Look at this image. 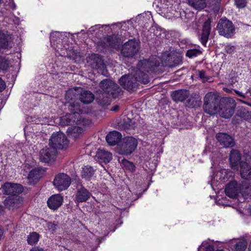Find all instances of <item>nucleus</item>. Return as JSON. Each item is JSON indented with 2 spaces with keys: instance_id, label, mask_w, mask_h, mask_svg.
Segmentation results:
<instances>
[{
  "instance_id": "13d9d810",
  "label": "nucleus",
  "mask_w": 251,
  "mask_h": 251,
  "mask_svg": "<svg viewBox=\"0 0 251 251\" xmlns=\"http://www.w3.org/2000/svg\"><path fill=\"white\" fill-rule=\"evenodd\" d=\"M223 204L224 205H226V206H231L233 208H234V204L223 203Z\"/></svg>"
},
{
  "instance_id": "f8f14e48",
  "label": "nucleus",
  "mask_w": 251,
  "mask_h": 251,
  "mask_svg": "<svg viewBox=\"0 0 251 251\" xmlns=\"http://www.w3.org/2000/svg\"><path fill=\"white\" fill-rule=\"evenodd\" d=\"M139 45L135 40H129L123 46L122 53L126 57H132L138 50Z\"/></svg>"
},
{
  "instance_id": "c03bdc74",
  "label": "nucleus",
  "mask_w": 251,
  "mask_h": 251,
  "mask_svg": "<svg viewBox=\"0 0 251 251\" xmlns=\"http://www.w3.org/2000/svg\"><path fill=\"white\" fill-rule=\"evenodd\" d=\"M247 3V0H236V7L239 8H244Z\"/></svg>"
},
{
  "instance_id": "c756f323",
  "label": "nucleus",
  "mask_w": 251,
  "mask_h": 251,
  "mask_svg": "<svg viewBox=\"0 0 251 251\" xmlns=\"http://www.w3.org/2000/svg\"><path fill=\"white\" fill-rule=\"evenodd\" d=\"M94 169L91 166L87 165L82 168L81 176L82 178L89 180L94 175Z\"/></svg>"
},
{
  "instance_id": "e2e57ef3",
  "label": "nucleus",
  "mask_w": 251,
  "mask_h": 251,
  "mask_svg": "<svg viewBox=\"0 0 251 251\" xmlns=\"http://www.w3.org/2000/svg\"><path fill=\"white\" fill-rule=\"evenodd\" d=\"M249 91V92L250 93V94L251 95V87L250 88Z\"/></svg>"
},
{
  "instance_id": "8fccbe9b",
  "label": "nucleus",
  "mask_w": 251,
  "mask_h": 251,
  "mask_svg": "<svg viewBox=\"0 0 251 251\" xmlns=\"http://www.w3.org/2000/svg\"><path fill=\"white\" fill-rule=\"evenodd\" d=\"M247 194L245 191L243 192V196H251V186H248L246 188Z\"/></svg>"
},
{
  "instance_id": "09e8293b",
  "label": "nucleus",
  "mask_w": 251,
  "mask_h": 251,
  "mask_svg": "<svg viewBox=\"0 0 251 251\" xmlns=\"http://www.w3.org/2000/svg\"><path fill=\"white\" fill-rule=\"evenodd\" d=\"M9 4L6 5V6H8V8L14 10L16 8V4L14 2V0H9Z\"/></svg>"
},
{
  "instance_id": "aec40b11",
  "label": "nucleus",
  "mask_w": 251,
  "mask_h": 251,
  "mask_svg": "<svg viewBox=\"0 0 251 251\" xmlns=\"http://www.w3.org/2000/svg\"><path fill=\"white\" fill-rule=\"evenodd\" d=\"M91 193L84 187H81L78 189L75 197V201L76 202H83L86 201L90 197Z\"/></svg>"
},
{
  "instance_id": "6ab92c4d",
  "label": "nucleus",
  "mask_w": 251,
  "mask_h": 251,
  "mask_svg": "<svg viewBox=\"0 0 251 251\" xmlns=\"http://www.w3.org/2000/svg\"><path fill=\"white\" fill-rule=\"evenodd\" d=\"M67 32H60L58 31H55L51 32L50 36V41L52 46L56 49L57 46L55 47L56 44H59L62 42L64 39L67 36Z\"/></svg>"
},
{
  "instance_id": "6e6552de",
  "label": "nucleus",
  "mask_w": 251,
  "mask_h": 251,
  "mask_svg": "<svg viewBox=\"0 0 251 251\" xmlns=\"http://www.w3.org/2000/svg\"><path fill=\"white\" fill-rule=\"evenodd\" d=\"M217 29L220 35L230 38L233 35L234 27L231 21L226 18H223L218 24Z\"/></svg>"
},
{
  "instance_id": "20e7f679",
  "label": "nucleus",
  "mask_w": 251,
  "mask_h": 251,
  "mask_svg": "<svg viewBox=\"0 0 251 251\" xmlns=\"http://www.w3.org/2000/svg\"><path fill=\"white\" fill-rule=\"evenodd\" d=\"M219 105V100L217 95L213 92H209L205 95L203 109L206 113L211 115L218 113Z\"/></svg>"
},
{
  "instance_id": "ea45409f",
  "label": "nucleus",
  "mask_w": 251,
  "mask_h": 251,
  "mask_svg": "<svg viewBox=\"0 0 251 251\" xmlns=\"http://www.w3.org/2000/svg\"><path fill=\"white\" fill-rule=\"evenodd\" d=\"M9 66L8 61L4 58L0 56V70L5 71Z\"/></svg>"
},
{
  "instance_id": "680f3d73",
  "label": "nucleus",
  "mask_w": 251,
  "mask_h": 251,
  "mask_svg": "<svg viewBox=\"0 0 251 251\" xmlns=\"http://www.w3.org/2000/svg\"><path fill=\"white\" fill-rule=\"evenodd\" d=\"M109 103V100H107L106 102H105L104 103V104H108Z\"/></svg>"
},
{
  "instance_id": "c9c22d12",
  "label": "nucleus",
  "mask_w": 251,
  "mask_h": 251,
  "mask_svg": "<svg viewBox=\"0 0 251 251\" xmlns=\"http://www.w3.org/2000/svg\"><path fill=\"white\" fill-rule=\"evenodd\" d=\"M247 247V242L245 239H236V251H245Z\"/></svg>"
},
{
  "instance_id": "58836bf2",
  "label": "nucleus",
  "mask_w": 251,
  "mask_h": 251,
  "mask_svg": "<svg viewBox=\"0 0 251 251\" xmlns=\"http://www.w3.org/2000/svg\"><path fill=\"white\" fill-rule=\"evenodd\" d=\"M198 96L196 94H193L191 95H189L188 98L187 99L186 103L189 107H194L195 106V102H196V97Z\"/></svg>"
},
{
  "instance_id": "9b49d317",
  "label": "nucleus",
  "mask_w": 251,
  "mask_h": 251,
  "mask_svg": "<svg viewBox=\"0 0 251 251\" xmlns=\"http://www.w3.org/2000/svg\"><path fill=\"white\" fill-rule=\"evenodd\" d=\"M71 183V178L67 175L61 173L57 175L54 179L53 185L59 191L67 189Z\"/></svg>"
},
{
  "instance_id": "a211bd4d",
  "label": "nucleus",
  "mask_w": 251,
  "mask_h": 251,
  "mask_svg": "<svg viewBox=\"0 0 251 251\" xmlns=\"http://www.w3.org/2000/svg\"><path fill=\"white\" fill-rule=\"evenodd\" d=\"M63 201V197L60 194L53 195L50 197L47 201L48 207L55 210L61 206Z\"/></svg>"
},
{
  "instance_id": "37998d69",
  "label": "nucleus",
  "mask_w": 251,
  "mask_h": 251,
  "mask_svg": "<svg viewBox=\"0 0 251 251\" xmlns=\"http://www.w3.org/2000/svg\"><path fill=\"white\" fill-rule=\"evenodd\" d=\"M198 75L200 78L204 82L207 81L210 79V77L206 75L205 72L202 70L199 71Z\"/></svg>"
},
{
  "instance_id": "338daca9",
  "label": "nucleus",
  "mask_w": 251,
  "mask_h": 251,
  "mask_svg": "<svg viewBox=\"0 0 251 251\" xmlns=\"http://www.w3.org/2000/svg\"><path fill=\"white\" fill-rule=\"evenodd\" d=\"M236 199H238V195L237 194H236Z\"/></svg>"
},
{
  "instance_id": "0e129e2a",
  "label": "nucleus",
  "mask_w": 251,
  "mask_h": 251,
  "mask_svg": "<svg viewBox=\"0 0 251 251\" xmlns=\"http://www.w3.org/2000/svg\"><path fill=\"white\" fill-rule=\"evenodd\" d=\"M238 100L241 101V102H242L243 103H245V102L244 101L241 100H240L239 99H238Z\"/></svg>"
},
{
  "instance_id": "864d4df0",
  "label": "nucleus",
  "mask_w": 251,
  "mask_h": 251,
  "mask_svg": "<svg viewBox=\"0 0 251 251\" xmlns=\"http://www.w3.org/2000/svg\"><path fill=\"white\" fill-rule=\"evenodd\" d=\"M30 251H43V249L38 247H34L30 250Z\"/></svg>"
},
{
  "instance_id": "2f4dec72",
  "label": "nucleus",
  "mask_w": 251,
  "mask_h": 251,
  "mask_svg": "<svg viewBox=\"0 0 251 251\" xmlns=\"http://www.w3.org/2000/svg\"><path fill=\"white\" fill-rule=\"evenodd\" d=\"M251 114L245 108L238 107L236 109V118L238 117L241 119L247 120L249 118ZM238 120V119L236 118V121Z\"/></svg>"
},
{
  "instance_id": "dca6fc26",
  "label": "nucleus",
  "mask_w": 251,
  "mask_h": 251,
  "mask_svg": "<svg viewBox=\"0 0 251 251\" xmlns=\"http://www.w3.org/2000/svg\"><path fill=\"white\" fill-rule=\"evenodd\" d=\"M211 19L208 18L202 25V32L200 35V40L204 46H206L211 31Z\"/></svg>"
},
{
  "instance_id": "de8ad7c7",
  "label": "nucleus",
  "mask_w": 251,
  "mask_h": 251,
  "mask_svg": "<svg viewBox=\"0 0 251 251\" xmlns=\"http://www.w3.org/2000/svg\"><path fill=\"white\" fill-rule=\"evenodd\" d=\"M104 26H107L108 25H96L95 26H92L90 28L89 31L90 32H94V31H95V30L96 29H97L98 28H100V27H102Z\"/></svg>"
},
{
  "instance_id": "393cba45",
  "label": "nucleus",
  "mask_w": 251,
  "mask_h": 251,
  "mask_svg": "<svg viewBox=\"0 0 251 251\" xmlns=\"http://www.w3.org/2000/svg\"><path fill=\"white\" fill-rule=\"evenodd\" d=\"M11 37L0 30V49L12 48Z\"/></svg>"
},
{
  "instance_id": "2eb2a0df",
  "label": "nucleus",
  "mask_w": 251,
  "mask_h": 251,
  "mask_svg": "<svg viewBox=\"0 0 251 251\" xmlns=\"http://www.w3.org/2000/svg\"><path fill=\"white\" fill-rule=\"evenodd\" d=\"M216 138L220 145L224 147H231L234 144L233 138L226 133H218L216 134Z\"/></svg>"
},
{
  "instance_id": "4468645a",
  "label": "nucleus",
  "mask_w": 251,
  "mask_h": 251,
  "mask_svg": "<svg viewBox=\"0 0 251 251\" xmlns=\"http://www.w3.org/2000/svg\"><path fill=\"white\" fill-rule=\"evenodd\" d=\"M23 191L22 185L11 182L5 183L1 187V191L4 194L15 195L21 193Z\"/></svg>"
},
{
  "instance_id": "b1692460",
  "label": "nucleus",
  "mask_w": 251,
  "mask_h": 251,
  "mask_svg": "<svg viewBox=\"0 0 251 251\" xmlns=\"http://www.w3.org/2000/svg\"><path fill=\"white\" fill-rule=\"evenodd\" d=\"M11 37L0 30V49L12 48Z\"/></svg>"
},
{
  "instance_id": "7c9ffc66",
  "label": "nucleus",
  "mask_w": 251,
  "mask_h": 251,
  "mask_svg": "<svg viewBox=\"0 0 251 251\" xmlns=\"http://www.w3.org/2000/svg\"><path fill=\"white\" fill-rule=\"evenodd\" d=\"M189 5L198 10L203 9L206 6L205 0H188Z\"/></svg>"
},
{
  "instance_id": "5701e85b",
  "label": "nucleus",
  "mask_w": 251,
  "mask_h": 251,
  "mask_svg": "<svg viewBox=\"0 0 251 251\" xmlns=\"http://www.w3.org/2000/svg\"><path fill=\"white\" fill-rule=\"evenodd\" d=\"M240 175L242 178L246 179H251V166L246 162H240Z\"/></svg>"
},
{
  "instance_id": "7ed1b4c3",
  "label": "nucleus",
  "mask_w": 251,
  "mask_h": 251,
  "mask_svg": "<svg viewBox=\"0 0 251 251\" xmlns=\"http://www.w3.org/2000/svg\"><path fill=\"white\" fill-rule=\"evenodd\" d=\"M137 140L127 136L122 139L117 146V151L120 154L128 155L133 153L138 145Z\"/></svg>"
},
{
  "instance_id": "bf43d9fd",
  "label": "nucleus",
  "mask_w": 251,
  "mask_h": 251,
  "mask_svg": "<svg viewBox=\"0 0 251 251\" xmlns=\"http://www.w3.org/2000/svg\"><path fill=\"white\" fill-rule=\"evenodd\" d=\"M14 22L16 24L18 25L19 23V20L18 18H16L15 20L14 21Z\"/></svg>"
},
{
  "instance_id": "f3484780",
  "label": "nucleus",
  "mask_w": 251,
  "mask_h": 251,
  "mask_svg": "<svg viewBox=\"0 0 251 251\" xmlns=\"http://www.w3.org/2000/svg\"><path fill=\"white\" fill-rule=\"evenodd\" d=\"M22 202V198L15 195L6 198L4 201V205L8 209H13L20 206Z\"/></svg>"
},
{
  "instance_id": "a19ab883",
  "label": "nucleus",
  "mask_w": 251,
  "mask_h": 251,
  "mask_svg": "<svg viewBox=\"0 0 251 251\" xmlns=\"http://www.w3.org/2000/svg\"><path fill=\"white\" fill-rule=\"evenodd\" d=\"M229 162L231 167L234 169L235 167V151L234 150H232L230 151L229 155Z\"/></svg>"
},
{
  "instance_id": "052dcab7",
  "label": "nucleus",
  "mask_w": 251,
  "mask_h": 251,
  "mask_svg": "<svg viewBox=\"0 0 251 251\" xmlns=\"http://www.w3.org/2000/svg\"><path fill=\"white\" fill-rule=\"evenodd\" d=\"M249 251H251V243L249 245Z\"/></svg>"
},
{
  "instance_id": "79ce46f5",
  "label": "nucleus",
  "mask_w": 251,
  "mask_h": 251,
  "mask_svg": "<svg viewBox=\"0 0 251 251\" xmlns=\"http://www.w3.org/2000/svg\"><path fill=\"white\" fill-rule=\"evenodd\" d=\"M201 247L203 248L205 251H214L213 246L206 241L202 243Z\"/></svg>"
},
{
  "instance_id": "49530a36",
  "label": "nucleus",
  "mask_w": 251,
  "mask_h": 251,
  "mask_svg": "<svg viewBox=\"0 0 251 251\" xmlns=\"http://www.w3.org/2000/svg\"><path fill=\"white\" fill-rule=\"evenodd\" d=\"M232 83L228 84L226 87H224L223 90L227 93H232V92H235V90L233 88Z\"/></svg>"
},
{
  "instance_id": "c85d7f7f",
  "label": "nucleus",
  "mask_w": 251,
  "mask_h": 251,
  "mask_svg": "<svg viewBox=\"0 0 251 251\" xmlns=\"http://www.w3.org/2000/svg\"><path fill=\"white\" fill-rule=\"evenodd\" d=\"M42 175L41 169L35 168L30 172L28 178L30 183H35L42 176Z\"/></svg>"
},
{
  "instance_id": "6e6d98bb",
  "label": "nucleus",
  "mask_w": 251,
  "mask_h": 251,
  "mask_svg": "<svg viewBox=\"0 0 251 251\" xmlns=\"http://www.w3.org/2000/svg\"><path fill=\"white\" fill-rule=\"evenodd\" d=\"M119 108V105H115V106H114L112 108V110L113 111H117Z\"/></svg>"
},
{
  "instance_id": "69168bd1",
  "label": "nucleus",
  "mask_w": 251,
  "mask_h": 251,
  "mask_svg": "<svg viewBox=\"0 0 251 251\" xmlns=\"http://www.w3.org/2000/svg\"><path fill=\"white\" fill-rule=\"evenodd\" d=\"M150 16H151V17H152V16H151V12H148Z\"/></svg>"
},
{
  "instance_id": "f257e3e1",
  "label": "nucleus",
  "mask_w": 251,
  "mask_h": 251,
  "mask_svg": "<svg viewBox=\"0 0 251 251\" xmlns=\"http://www.w3.org/2000/svg\"><path fill=\"white\" fill-rule=\"evenodd\" d=\"M159 57H151L149 60L140 61L138 64V70L135 72V75H128L122 76L119 79L120 84L128 91H134L138 86V83L147 84L149 82L148 75L144 71L149 72L153 68L159 65Z\"/></svg>"
},
{
  "instance_id": "1a4fd4ad",
  "label": "nucleus",
  "mask_w": 251,
  "mask_h": 251,
  "mask_svg": "<svg viewBox=\"0 0 251 251\" xmlns=\"http://www.w3.org/2000/svg\"><path fill=\"white\" fill-rule=\"evenodd\" d=\"M231 176L232 173L225 169L217 172L211 178L210 181L211 187L213 190H215L214 187L219 186L220 184L228 180Z\"/></svg>"
},
{
  "instance_id": "4d7b16f0",
  "label": "nucleus",
  "mask_w": 251,
  "mask_h": 251,
  "mask_svg": "<svg viewBox=\"0 0 251 251\" xmlns=\"http://www.w3.org/2000/svg\"><path fill=\"white\" fill-rule=\"evenodd\" d=\"M236 160L237 159H240V154L238 151L236 150Z\"/></svg>"
},
{
  "instance_id": "4c0bfd02",
  "label": "nucleus",
  "mask_w": 251,
  "mask_h": 251,
  "mask_svg": "<svg viewBox=\"0 0 251 251\" xmlns=\"http://www.w3.org/2000/svg\"><path fill=\"white\" fill-rule=\"evenodd\" d=\"M122 165L126 169L130 172H133L135 170V166L133 163L127 160H123Z\"/></svg>"
},
{
  "instance_id": "473e14b6",
  "label": "nucleus",
  "mask_w": 251,
  "mask_h": 251,
  "mask_svg": "<svg viewBox=\"0 0 251 251\" xmlns=\"http://www.w3.org/2000/svg\"><path fill=\"white\" fill-rule=\"evenodd\" d=\"M67 132L70 136L74 139H76L82 133L83 129L78 126L70 127L68 128Z\"/></svg>"
},
{
  "instance_id": "9d476101",
  "label": "nucleus",
  "mask_w": 251,
  "mask_h": 251,
  "mask_svg": "<svg viewBox=\"0 0 251 251\" xmlns=\"http://www.w3.org/2000/svg\"><path fill=\"white\" fill-rule=\"evenodd\" d=\"M100 87L109 97H116L119 93L120 88L114 81L109 79L101 81L100 84Z\"/></svg>"
},
{
  "instance_id": "72a5a7b5",
  "label": "nucleus",
  "mask_w": 251,
  "mask_h": 251,
  "mask_svg": "<svg viewBox=\"0 0 251 251\" xmlns=\"http://www.w3.org/2000/svg\"><path fill=\"white\" fill-rule=\"evenodd\" d=\"M90 60L93 61L90 64L92 67L96 68L99 67V65H100L102 61L101 58H100L99 55L96 54H92L89 56L88 61L89 62Z\"/></svg>"
},
{
  "instance_id": "603ef678",
  "label": "nucleus",
  "mask_w": 251,
  "mask_h": 251,
  "mask_svg": "<svg viewBox=\"0 0 251 251\" xmlns=\"http://www.w3.org/2000/svg\"><path fill=\"white\" fill-rule=\"evenodd\" d=\"M226 52L229 53H232L234 52V47H231L229 46H227L226 47Z\"/></svg>"
},
{
  "instance_id": "a878e982",
  "label": "nucleus",
  "mask_w": 251,
  "mask_h": 251,
  "mask_svg": "<svg viewBox=\"0 0 251 251\" xmlns=\"http://www.w3.org/2000/svg\"><path fill=\"white\" fill-rule=\"evenodd\" d=\"M173 99L176 101L184 102L189 96V93L186 90H179L172 94Z\"/></svg>"
},
{
  "instance_id": "412c9836",
  "label": "nucleus",
  "mask_w": 251,
  "mask_h": 251,
  "mask_svg": "<svg viewBox=\"0 0 251 251\" xmlns=\"http://www.w3.org/2000/svg\"><path fill=\"white\" fill-rule=\"evenodd\" d=\"M96 158L100 162L108 163L112 158V154L103 149H99L96 153Z\"/></svg>"
},
{
  "instance_id": "ddd939ff",
  "label": "nucleus",
  "mask_w": 251,
  "mask_h": 251,
  "mask_svg": "<svg viewBox=\"0 0 251 251\" xmlns=\"http://www.w3.org/2000/svg\"><path fill=\"white\" fill-rule=\"evenodd\" d=\"M56 154V150L53 148L46 147L39 152V157L41 161L50 163L54 161Z\"/></svg>"
},
{
  "instance_id": "774afa93",
  "label": "nucleus",
  "mask_w": 251,
  "mask_h": 251,
  "mask_svg": "<svg viewBox=\"0 0 251 251\" xmlns=\"http://www.w3.org/2000/svg\"><path fill=\"white\" fill-rule=\"evenodd\" d=\"M236 210H237V209H236ZM238 211L240 212V213H241V210H238Z\"/></svg>"
},
{
  "instance_id": "4be33fe9",
  "label": "nucleus",
  "mask_w": 251,
  "mask_h": 251,
  "mask_svg": "<svg viewBox=\"0 0 251 251\" xmlns=\"http://www.w3.org/2000/svg\"><path fill=\"white\" fill-rule=\"evenodd\" d=\"M122 134L120 132L113 131L107 135L106 140L109 145L114 146L120 142L122 139Z\"/></svg>"
},
{
  "instance_id": "f03ea898",
  "label": "nucleus",
  "mask_w": 251,
  "mask_h": 251,
  "mask_svg": "<svg viewBox=\"0 0 251 251\" xmlns=\"http://www.w3.org/2000/svg\"><path fill=\"white\" fill-rule=\"evenodd\" d=\"M94 95L90 91L82 89L80 87L70 89L66 93L65 99L69 103V109L72 112V114H67L62 118V121H66L67 125L75 122V118L76 114L81 112L78 103V99L84 103H90L94 100Z\"/></svg>"
},
{
  "instance_id": "5fc2aeb1",
  "label": "nucleus",
  "mask_w": 251,
  "mask_h": 251,
  "mask_svg": "<svg viewBox=\"0 0 251 251\" xmlns=\"http://www.w3.org/2000/svg\"><path fill=\"white\" fill-rule=\"evenodd\" d=\"M236 95H238L239 97H243L244 98H246L245 94H243L241 92L236 91Z\"/></svg>"
},
{
  "instance_id": "f704fd0d",
  "label": "nucleus",
  "mask_w": 251,
  "mask_h": 251,
  "mask_svg": "<svg viewBox=\"0 0 251 251\" xmlns=\"http://www.w3.org/2000/svg\"><path fill=\"white\" fill-rule=\"evenodd\" d=\"M40 235L36 232L30 233L28 235L27 241L29 245H33L37 243L39 240Z\"/></svg>"
},
{
  "instance_id": "423d86ee",
  "label": "nucleus",
  "mask_w": 251,
  "mask_h": 251,
  "mask_svg": "<svg viewBox=\"0 0 251 251\" xmlns=\"http://www.w3.org/2000/svg\"><path fill=\"white\" fill-rule=\"evenodd\" d=\"M176 0H158L156 6L162 14L167 15L169 18L175 15L176 7L177 6Z\"/></svg>"
},
{
  "instance_id": "39448f33",
  "label": "nucleus",
  "mask_w": 251,
  "mask_h": 251,
  "mask_svg": "<svg viewBox=\"0 0 251 251\" xmlns=\"http://www.w3.org/2000/svg\"><path fill=\"white\" fill-rule=\"evenodd\" d=\"M235 107V103L234 99L226 98L220 103L218 113L224 118H229L234 113Z\"/></svg>"
},
{
  "instance_id": "0eeeda50",
  "label": "nucleus",
  "mask_w": 251,
  "mask_h": 251,
  "mask_svg": "<svg viewBox=\"0 0 251 251\" xmlns=\"http://www.w3.org/2000/svg\"><path fill=\"white\" fill-rule=\"evenodd\" d=\"M50 145L55 149H63L68 146L69 141L63 133L58 132L52 134L50 139Z\"/></svg>"
},
{
  "instance_id": "cd10ccee",
  "label": "nucleus",
  "mask_w": 251,
  "mask_h": 251,
  "mask_svg": "<svg viewBox=\"0 0 251 251\" xmlns=\"http://www.w3.org/2000/svg\"><path fill=\"white\" fill-rule=\"evenodd\" d=\"M121 43V40L115 35L108 36L106 39V45L115 49H119Z\"/></svg>"
},
{
  "instance_id": "e433bc0d",
  "label": "nucleus",
  "mask_w": 251,
  "mask_h": 251,
  "mask_svg": "<svg viewBox=\"0 0 251 251\" xmlns=\"http://www.w3.org/2000/svg\"><path fill=\"white\" fill-rule=\"evenodd\" d=\"M201 53L200 49H193L187 50L186 55L189 58L196 57Z\"/></svg>"
},
{
  "instance_id": "3c124183",
  "label": "nucleus",
  "mask_w": 251,
  "mask_h": 251,
  "mask_svg": "<svg viewBox=\"0 0 251 251\" xmlns=\"http://www.w3.org/2000/svg\"><path fill=\"white\" fill-rule=\"evenodd\" d=\"M5 82L0 77V92H2L5 88Z\"/></svg>"
},
{
  "instance_id": "bb28decb",
  "label": "nucleus",
  "mask_w": 251,
  "mask_h": 251,
  "mask_svg": "<svg viewBox=\"0 0 251 251\" xmlns=\"http://www.w3.org/2000/svg\"><path fill=\"white\" fill-rule=\"evenodd\" d=\"M226 195L233 201L235 198V181L233 178L228 183L225 189Z\"/></svg>"
},
{
  "instance_id": "a18cd8bd",
  "label": "nucleus",
  "mask_w": 251,
  "mask_h": 251,
  "mask_svg": "<svg viewBox=\"0 0 251 251\" xmlns=\"http://www.w3.org/2000/svg\"><path fill=\"white\" fill-rule=\"evenodd\" d=\"M56 225L52 223H47L46 224L47 229H48L51 233H53L56 230Z\"/></svg>"
}]
</instances>
